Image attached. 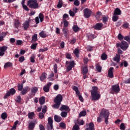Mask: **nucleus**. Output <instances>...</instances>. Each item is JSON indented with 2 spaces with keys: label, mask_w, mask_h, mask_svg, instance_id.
<instances>
[{
  "label": "nucleus",
  "mask_w": 130,
  "mask_h": 130,
  "mask_svg": "<svg viewBox=\"0 0 130 130\" xmlns=\"http://www.w3.org/2000/svg\"><path fill=\"white\" fill-rule=\"evenodd\" d=\"M29 87L27 86L25 88H24L21 92V95H25L28 92V89Z\"/></svg>",
  "instance_id": "30"
},
{
  "label": "nucleus",
  "mask_w": 130,
  "mask_h": 130,
  "mask_svg": "<svg viewBox=\"0 0 130 130\" xmlns=\"http://www.w3.org/2000/svg\"><path fill=\"white\" fill-rule=\"evenodd\" d=\"M83 14L84 18L89 19L91 17V15H92V11L88 8H85L83 10Z\"/></svg>",
  "instance_id": "6"
},
{
  "label": "nucleus",
  "mask_w": 130,
  "mask_h": 130,
  "mask_svg": "<svg viewBox=\"0 0 130 130\" xmlns=\"http://www.w3.org/2000/svg\"><path fill=\"white\" fill-rule=\"evenodd\" d=\"M114 15H116V16L121 15V11L120 9H119L118 8H116L114 11Z\"/></svg>",
  "instance_id": "22"
},
{
  "label": "nucleus",
  "mask_w": 130,
  "mask_h": 130,
  "mask_svg": "<svg viewBox=\"0 0 130 130\" xmlns=\"http://www.w3.org/2000/svg\"><path fill=\"white\" fill-rule=\"evenodd\" d=\"M54 118L55 121H56V122H60V121H61V119H62L61 118V117L58 116L57 115H55L54 117Z\"/></svg>",
  "instance_id": "27"
},
{
  "label": "nucleus",
  "mask_w": 130,
  "mask_h": 130,
  "mask_svg": "<svg viewBox=\"0 0 130 130\" xmlns=\"http://www.w3.org/2000/svg\"><path fill=\"white\" fill-rule=\"evenodd\" d=\"M74 5L76 7H79V6H80V2H79V0H75L74 2Z\"/></svg>",
  "instance_id": "56"
},
{
  "label": "nucleus",
  "mask_w": 130,
  "mask_h": 130,
  "mask_svg": "<svg viewBox=\"0 0 130 130\" xmlns=\"http://www.w3.org/2000/svg\"><path fill=\"white\" fill-rule=\"evenodd\" d=\"M53 89L55 90V91H57V90L59 89V86L58 84H55L53 86Z\"/></svg>",
  "instance_id": "61"
},
{
  "label": "nucleus",
  "mask_w": 130,
  "mask_h": 130,
  "mask_svg": "<svg viewBox=\"0 0 130 130\" xmlns=\"http://www.w3.org/2000/svg\"><path fill=\"white\" fill-rule=\"evenodd\" d=\"M8 49V47L3 46L0 47V56H4L5 55V52Z\"/></svg>",
  "instance_id": "13"
},
{
  "label": "nucleus",
  "mask_w": 130,
  "mask_h": 130,
  "mask_svg": "<svg viewBox=\"0 0 130 130\" xmlns=\"http://www.w3.org/2000/svg\"><path fill=\"white\" fill-rule=\"evenodd\" d=\"M47 111V107L46 105H45L43 106L42 109V112L45 114L46 113V112Z\"/></svg>",
  "instance_id": "44"
},
{
  "label": "nucleus",
  "mask_w": 130,
  "mask_h": 130,
  "mask_svg": "<svg viewBox=\"0 0 130 130\" xmlns=\"http://www.w3.org/2000/svg\"><path fill=\"white\" fill-rule=\"evenodd\" d=\"M61 7H62V1L61 0H59L57 8H58V9H61Z\"/></svg>",
  "instance_id": "45"
},
{
  "label": "nucleus",
  "mask_w": 130,
  "mask_h": 130,
  "mask_svg": "<svg viewBox=\"0 0 130 130\" xmlns=\"http://www.w3.org/2000/svg\"><path fill=\"white\" fill-rule=\"evenodd\" d=\"M35 116V113L34 112H29L28 113V117L29 119H33Z\"/></svg>",
  "instance_id": "31"
},
{
  "label": "nucleus",
  "mask_w": 130,
  "mask_h": 130,
  "mask_svg": "<svg viewBox=\"0 0 130 130\" xmlns=\"http://www.w3.org/2000/svg\"><path fill=\"white\" fill-rule=\"evenodd\" d=\"M40 105H43L45 103V97L42 96L39 99Z\"/></svg>",
  "instance_id": "28"
},
{
  "label": "nucleus",
  "mask_w": 130,
  "mask_h": 130,
  "mask_svg": "<svg viewBox=\"0 0 130 130\" xmlns=\"http://www.w3.org/2000/svg\"><path fill=\"white\" fill-rule=\"evenodd\" d=\"M86 114H87V112H86V111H82L79 113V117H82V116H86Z\"/></svg>",
  "instance_id": "42"
},
{
  "label": "nucleus",
  "mask_w": 130,
  "mask_h": 130,
  "mask_svg": "<svg viewBox=\"0 0 130 130\" xmlns=\"http://www.w3.org/2000/svg\"><path fill=\"white\" fill-rule=\"evenodd\" d=\"M74 53L75 54L76 57H79V54H80V50L78 48L75 49Z\"/></svg>",
  "instance_id": "39"
},
{
  "label": "nucleus",
  "mask_w": 130,
  "mask_h": 130,
  "mask_svg": "<svg viewBox=\"0 0 130 130\" xmlns=\"http://www.w3.org/2000/svg\"><path fill=\"white\" fill-rule=\"evenodd\" d=\"M27 5L30 9H38L39 7L37 3V0H29L27 2Z\"/></svg>",
  "instance_id": "3"
},
{
  "label": "nucleus",
  "mask_w": 130,
  "mask_h": 130,
  "mask_svg": "<svg viewBox=\"0 0 130 130\" xmlns=\"http://www.w3.org/2000/svg\"><path fill=\"white\" fill-rule=\"evenodd\" d=\"M72 29L73 31L75 32V33H77V32H79V31H80V27H79L78 25H74L73 26Z\"/></svg>",
  "instance_id": "34"
},
{
  "label": "nucleus",
  "mask_w": 130,
  "mask_h": 130,
  "mask_svg": "<svg viewBox=\"0 0 130 130\" xmlns=\"http://www.w3.org/2000/svg\"><path fill=\"white\" fill-rule=\"evenodd\" d=\"M24 60H25V57H24V56H21L19 58V62H23Z\"/></svg>",
  "instance_id": "57"
},
{
  "label": "nucleus",
  "mask_w": 130,
  "mask_h": 130,
  "mask_svg": "<svg viewBox=\"0 0 130 130\" xmlns=\"http://www.w3.org/2000/svg\"><path fill=\"white\" fill-rule=\"evenodd\" d=\"M59 125L60 127H62V128H63L64 129L66 128V123L61 122L60 123Z\"/></svg>",
  "instance_id": "60"
},
{
  "label": "nucleus",
  "mask_w": 130,
  "mask_h": 130,
  "mask_svg": "<svg viewBox=\"0 0 130 130\" xmlns=\"http://www.w3.org/2000/svg\"><path fill=\"white\" fill-rule=\"evenodd\" d=\"M23 28L24 30H27L29 28V26H30V21H26L23 24Z\"/></svg>",
  "instance_id": "19"
},
{
  "label": "nucleus",
  "mask_w": 130,
  "mask_h": 130,
  "mask_svg": "<svg viewBox=\"0 0 130 130\" xmlns=\"http://www.w3.org/2000/svg\"><path fill=\"white\" fill-rule=\"evenodd\" d=\"M100 117L105 118V122L106 124H108V119H109V111L108 110L103 109L101 110L100 114Z\"/></svg>",
  "instance_id": "2"
},
{
  "label": "nucleus",
  "mask_w": 130,
  "mask_h": 130,
  "mask_svg": "<svg viewBox=\"0 0 130 130\" xmlns=\"http://www.w3.org/2000/svg\"><path fill=\"white\" fill-rule=\"evenodd\" d=\"M48 124L50 125H53L52 123H53V121L52 120V118L51 117H49L48 119Z\"/></svg>",
  "instance_id": "46"
},
{
  "label": "nucleus",
  "mask_w": 130,
  "mask_h": 130,
  "mask_svg": "<svg viewBox=\"0 0 130 130\" xmlns=\"http://www.w3.org/2000/svg\"><path fill=\"white\" fill-rule=\"evenodd\" d=\"M129 26V24L126 22H124V24H123L122 25V27H123V28H125V29L128 28Z\"/></svg>",
  "instance_id": "52"
},
{
  "label": "nucleus",
  "mask_w": 130,
  "mask_h": 130,
  "mask_svg": "<svg viewBox=\"0 0 130 130\" xmlns=\"http://www.w3.org/2000/svg\"><path fill=\"white\" fill-rule=\"evenodd\" d=\"M101 57L102 60H106V59H107L108 56L107 54H105V53H104L102 54Z\"/></svg>",
  "instance_id": "41"
},
{
  "label": "nucleus",
  "mask_w": 130,
  "mask_h": 130,
  "mask_svg": "<svg viewBox=\"0 0 130 130\" xmlns=\"http://www.w3.org/2000/svg\"><path fill=\"white\" fill-rule=\"evenodd\" d=\"M124 38V37H123V36H122V35H121V34H119L118 35V39L119 40H120L121 41V40H123Z\"/></svg>",
  "instance_id": "54"
},
{
  "label": "nucleus",
  "mask_w": 130,
  "mask_h": 130,
  "mask_svg": "<svg viewBox=\"0 0 130 130\" xmlns=\"http://www.w3.org/2000/svg\"><path fill=\"white\" fill-rule=\"evenodd\" d=\"M59 110H60V111H68V110H70V107L66 105H62Z\"/></svg>",
  "instance_id": "15"
},
{
  "label": "nucleus",
  "mask_w": 130,
  "mask_h": 130,
  "mask_svg": "<svg viewBox=\"0 0 130 130\" xmlns=\"http://www.w3.org/2000/svg\"><path fill=\"white\" fill-rule=\"evenodd\" d=\"M66 64H69L68 66L67 67V71L68 72H70L73 70V68L76 66V63H75V61H66Z\"/></svg>",
  "instance_id": "5"
},
{
  "label": "nucleus",
  "mask_w": 130,
  "mask_h": 130,
  "mask_svg": "<svg viewBox=\"0 0 130 130\" xmlns=\"http://www.w3.org/2000/svg\"><path fill=\"white\" fill-rule=\"evenodd\" d=\"M51 85H52V83L48 82L45 86L43 87V90L46 93L47 92H49V90L50 89V87H51Z\"/></svg>",
  "instance_id": "10"
},
{
  "label": "nucleus",
  "mask_w": 130,
  "mask_h": 130,
  "mask_svg": "<svg viewBox=\"0 0 130 130\" xmlns=\"http://www.w3.org/2000/svg\"><path fill=\"white\" fill-rule=\"evenodd\" d=\"M53 129V125H48L47 130H52Z\"/></svg>",
  "instance_id": "63"
},
{
  "label": "nucleus",
  "mask_w": 130,
  "mask_h": 130,
  "mask_svg": "<svg viewBox=\"0 0 130 130\" xmlns=\"http://www.w3.org/2000/svg\"><path fill=\"white\" fill-rule=\"evenodd\" d=\"M69 14L71 17H75V15H76V13L74 12V11L72 10L69 11Z\"/></svg>",
  "instance_id": "59"
},
{
  "label": "nucleus",
  "mask_w": 130,
  "mask_h": 130,
  "mask_svg": "<svg viewBox=\"0 0 130 130\" xmlns=\"http://www.w3.org/2000/svg\"><path fill=\"white\" fill-rule=\"evenodd\" d=\"M114 61H116L118 63L120 61V55L116 54V56L113 58Z\"/></svg>",
  "instance_id": "24"
},
{
  "label": "nucleus",
  "mask_w": 130,
  "mask_h": 130,
  "mask_svg": "<svg viewBox=\"0 0 130 130\" xmlns=\"http://www.w3.org/2000/svg\"><path fill=\"white\" fill-rule=\"evenodd\" d=\"M36 47H37V43H34L31 45L30 48L31 49L35 50V49H36Z\"/></svg>",
  "instance_id": "53"
},
{
  "label": "nucleus",
  "mask_w": 130,
  "mask_h": 130,
  "mask_svg": "<svg viewBox=\"0 0 130 130\" xmlns=\"http://www.w3.org/2000/svg\"><path fill=\"white\" fill-rule=\"evenodd\" d=\"M60 115H61V117H63V118L67 117V116H68V112H66V111H62L60 113Z\"/></svg>",
  "instance_id": "43"
},
{
  "label": "nucleus",
  "mask_w": 130,
  "mask_h": 130,
  "mask_svg": "<svg viewBox=\"0 0 130 130\" xmlns=\"http://www.w3.org/2000/svg\"><path fill=\"white\" fill-rule=\"evenodd\" d=\"M54 77V74L53 73H52L50 75H49V77L48 78L49 81H53V78Z\"/></svg>",
  "instance_id": "48"
},
{
  "label": "nucleus",
  "mask_w": 130,
  "mask_h": 130,
  "mask_svg": "<svg viewBox=\"0 0 130 130\" xmlns=\"http://www.w3.org/2000/svg\"><path fill=\"white\" fill-rule=\"evenodd\" d=\"M108 19H109L108 16H107L106 15H103L102 19H101V20H103V24H104L105 25H106V24H107V22L108 21Z\"/></svg>",
  "instance_id": "21"
},
{
  "label": "nucleus",
  "mask_w": 130,
  "mask_h": 130,
  "mask_svg": "<svg viewBox=\"0 0 130 130\" xmlns=\"http://www.w3.org/2000/svg\"><path fill=\"white\" fill-rule=\"evenodd\" d=\"M120 129L122 130H124L125 129V126L124 125V123H121L120 125Z\"/></svg>",
  "instance_id": "58"
},
{
  "label": "nucleus",
  "mask_w": 130,
  "mask_h": 130,
  "mask_svg": "<svg viewBox=\"0 0 130 130\" xmlns=\"http://www.w3.org/2000/svg\"><path fill=\"white\" fill-rule=\"evenodd\" d=\"M123 66H124V68L127 67V66H128V63L127 62V61L124 60L123 61V62H121L120 63V68H122Z\"/></svg>",
  "instance_id": "33"
},
{
  "label": "nucleus",
  "mask_w": 130,
  "mask_h": 130,
  "mask_svg": "<svg viewBox=\"0 0 130 130\" xmlns=\"http://www.w3.org/2000/svg\"><path fill=\"white\" fill-rule=\"evenodd\" d=\"M80 129V126L79 125L75 124V125L73 127V130H79Z\"/></svg>",
  "instance_id": "50"
},
{
  "label": "nucleus",
  "mask_w": 130,
  "mask_h": 130,
  "mask_svg": "<svg viewBox=\"0 0 130 130\" xmlns=\"http://www.w3.org/2000/svg\"><path fill=\"white\" fill-rule=\"evenodd\" d=\"M8 94L7 95L8 96H11V95H15L16 94V89L15 88H12L9 90V91L7 92Z\"/></svg>",
  "instance_id": "18"
},
{
  "label": "nucleus",
  "mask_w": 130,
  "mask_h": 130,
  "mask_svg": "<svg viewBox=\"0 0 130 130\" xmlns=\"http://www.w3.org/2000/svg\"><path fill=\"white\" fill-rule=\"evenodd\" d=\"M20 21H19V20L17 19H15L14 21L13 22V25L14 26V28H15L16 29H18L19 26H20Z\"/></svg>",
  "instance_id": "16"
},
{
  "label": "nucleus",
  "mask_w": 130,
  "mask_h": 130,
  "mask_svg": "<svg viewBox=\"0 0 130 130\" xmlns=\"http://www.w3.org/2000/svg\"><path fill=\"white\" fill-rule=\"evenodd\" d=\"M61 101H62V95L60 94L57 95L54 99V102H56L57 103H61Z\"/></svg>",
  "instance_id": "9"
},
{
  "label": "nucleus",
  "mask_w": 130,
  "mask_h": 130,
  "mask_svg": "<svg viewBox=\"0 0 130 130\" xmlns=\"http://www.w3.org/2000/svg\"><path fill=\"white\" fill-rule=\"evenodd\" d=\"M103 27V23H98L94 26H93L94 30H102V27Z\"/></svg>",
  "instance_id": "12"
},
{
  "label": "nucleus",
  "mask_w": 130,
  "mask_h": 130,
  "mask_svg": "<svg viewBox=\"0 0 130 130\" xmlns=\"http://www.w3.org/2000/svg\"><path fill=\"white\" fill-rule=\"evenodd\" d=\"M37 123V122L36 120H35L34 122H31L28 124V128L30 130H33L34 129V127H35V125Z\"/></svg>",
  "instance_id": "14"
},
{
  "label": "nucleus",
  "mask_w": 130,
  "mask_h": 130,
  "mask_svg": "<svg viewBox=\"0 0 130 130\" xmlns=\"http://www.w3.org/2000/svg\"><path fill=\"white\" fill-rule=\"evenodd\" d=\"M30 92L31 94H30V97H34L37 92H38V88L37 87H32L31 88Z\"/></svg>",
  "instance_id": "8"
},
{
  "label": "nucleus",
  "mask_w": 130,
  "mask_h": 130,
  "mask_svg": "<svg viewBox=\"0 0 130 130\" xmlns=\"http://www.w3.org/2000/svg\"><path fill=\"white\" fill-rule=\"evenodd\" d=\"M11 67H13V63L10 62H7L5 63L4 68V69H7V68H11Z\"/></svg>",
  "instance_id": "32"
},
{
  "label": "nucleus",
  "mask_w": 130,
  "mask_h": 130,
  "mask_svg": "<svg viewBox=\"0 0 130 130\" xmlns=\"http://www.w3.org/2000/svg\"><path fill=\"white\" fill-rule=\"evenodd\" d=\"M95 126V125L94 124V123L92 122H91L89 124V127H87L85 128V130H94V127Z\"/></svg>",
  "instance_id": "23"
},
{
  "label": "nucleus",
  "mask_w": 130,
  "mask_h": 130,
  "mask_svg": "<svg viewBox=\"0 0 130 130\" xmlns=\"http://www.w3.org/2000/svg\"><path fill=\"white\" fill-rule=\"evenodd\" d=\"M88 72V68L87 67H83L82 69V75H86Z\"/></svg>",
  "instance_id": "35"
},
{
  "label": "nucleus",
  "mask_w": 130,
  "mask_h": 130,
  "mask_svg": "<svg viewBox=\"0 0 130 130\" xmlns=\"http://www.w3.org/2000/svg\"><path fill=\"white\" fill-rule=\"evenodd\" d=\"M118 16L113 14L112 17V20L113 22H116L118 20Z\"/></svg>",
  "instance_id": "47"
},
{
  "label": "nucleus",
  "mask_w": 130,
  "mask_h": 130,
  "mask_svg": "<svg viewBox=\"0 0 130 130\" xmlns=\"http://www.w3.org/2000/svg\"><path fill=\"white\" fill-rule=\"evenodd\" d=\"M63 28H68L69 26V21H67L66 19H63Z\"/></svg>",
  "instance_id": "40"
},
{
  "label": "nucleus",
  "mask_w": 130,
  "mask_h": 130,
  "mask_svg": "<svg viewBox=\"0 0 130 130\" xmlns=\"http://www.w3.org/2000/svg\"><path fill=\"white\" fill-rule=\"evenodd\" d=\"M17 88L18 91H22L23 90V84L21 83V84H20L18 83Z\"/></svg>",
  "instance_id": "49"
},
{
  "label": "nucleus",
  "mask_w": 130,
  "mask_h": 130,
  "mask_svg": "<svg viewBox=\"0 0 130 130\" xmlns=\"http://www.w3.org/2000/svg\"><path fill=\"white\" fill-rule=\"evenodd\" d=\"M101 16H102V13L100 11H98L95 15L96 19L100 20V17H101Z\"/></svg>",
  "instance_id": "37"
},
{
  "label": "nucleus",
  "mask_w": 130,
  "mask_h": 130,
  "mask_svg": "<svg viewBox=\"0 0 130 130\" xmlns=\"http://www.w3.org/2000/svg\"><path fill=\"white\" fill-rule=\"evenodd\" d=\"M113 70H114V68H113V67H111L108 70V78H110L111 79L114 78V75H113Z\"/></svg>",
  "instance_id": "11"
},
{
  "label": "nucleus",
  "mask_w": 130,
  "mask_h": 130,
  "mask_svg": "<svg viewBox=\"0 0 130 130\" xmlns=\"http://www.w3.org/2000/svg\"><path fill=\"white\" fill-rule=\"evenodd\" d=\"M90 93L92 101H97V100L100 99L101 95L98 93V87H97V86H93L92 87V90H90Z\"/></svg>",
  "instance_id": "1"
},
{
  "label": "nucleus",
  "mask_w": 130,
  "mask_h": 130,
  "mask_svg": "<svg viewBox=\"0 0 130 130\" xmlns=\"http://www.w3.org/2000/svg\"><path fill=\"white\" fill-rule=\"evenodd\" d=\"M96 67V70L99 73H101V71H102V67L100 66V64L99 63H98L95 66Z\"/></svg>",
  "instance_id": "38"
},
{
  "label": "nucleus",
  "mask_w": 130,
  "mask_h": 130,
  "mask_svg": "<svg viewBox=\"0 0 130 130\" xmlns=\"http://www.w3.org/2000/svg\"><path fill=\"white\" fill-rule=\"evenodd\" d=\"M39 35L40 37L42 38H46L47 37V35H46V33L44 32V30H42L39 33Z\"/></svg>",
  "instance_id": "29"
},
{
  "label": "nucleus",
  "mask_w": 130,
  "mask_h": 130,
  "mask_svg": "<svg viewBox=\"0 0 130 130\" xmlns=\"http://www.w3.org/2000/svg\"><path fill=\"white\" fill-rule=\"evenodd\" d=\"M111 89L112 91L110 92V94H114V92L117 94L120 91V87H119L118 84L112 85Z\"/></svg>",
  "instance_id": "4"
},
{
  "label": "nucleus",
  "mask_w": 130,
  "mask_h": 130,
  "mask_svg": "<svg viewBox=\"0 0 130 130\" xmlns=\"http://www.w3.org/2000/svg\"><path fill=\"white\" fill-rule=\"evenodd\" d=\"M62 31L63 32L64 36L67 38L69 35V28L63 27V28L62 29Z\"/></svg>",
  "instance_id": "17"
},
{
  "label": "nucleus",
  "mask_w": 130,
  "mask_h": 130,
  "mask_svg": "<svg viewBox=\"0 0 130 130\" xmlns=\"http://www.w3.org/2000/svg\"><path fill=\"white\" fill-rule=\"evenodd\" d=\"M77 42V39L76 38H73L72 40H70V44L74 45V44Z\"/></svg>",
  "instance_id": "62"
},
{
  "label": "nucleus",
  "mask_w": 130,
  "mask_h": 130,
  "mask_svg": "<svg viewBox=\"0 0 130 130\" xmlns=\"http://www.w3.org/2000/svg\"><path fill=\"white\" fill-rule=\"evenodd\" d=\"M38 17H39V19H40V20L41 23H42V22H43V21L44 20V15H43V13H40L39 14Z\"/></svg>",
  "instance_id": "36"
},
{
  "label": "nucleus",
  "mask_w": 130,
  "mask_h": 130,
  "mask_svg": "<svg viewBox=\"0 0 130 130\" xmlns=\"http://www.w3.org/2000/svg\"><path fill=\"white\" fill-rule=\"evenodd\" d=\"M2 119H6L8 117V115L6 113H3L1 115Z\"/></svg>",
  "instance_id": "51"
},
{
  "label": "nucleus",
  "mask_w": 130,
  "mask_h": 130,
  "mask_svg": "<svg viewBox=\"0 0 130 130\" xmlns=\"http://www.w3.org/2000/svg\"><path fill=\"white\" fill-rule=\"evenodd\" d=\"M39 117L40 119H43V118L44 117V113L42 112H40L39 113Z\"/></svg>",
  "instance_id": "55"
},
{
  "label": "nucleus",
  "mask_w": 130,
  "mask_h": 130,
  "mask_svg": "<svg viewBox=\"0 0 130 130\" xmlns=\"http://www.w3.org/2000/svg\"><path fill=\"white\" fill-rule=\"evenodd\" d=\"M121 49L123 50V51H125L127 48H128V44L127 42L124 41H122L121 42Z\"/></svg>",
  "instance_id": "7"
},
{
  "label": "nucleus",
  "mask_w": 130,
  "mask_h": 130,
  "mask_svg": "<svg viewBox=\"0 0 130 130\" xmlns=\"http://www.w3.org/2000/svg\"><path fill=\"white\" fill-rule=\"evenodd\" d=\"M47 77V74L45 73H42L41 76L40 77V80L41 82H43L44 80H46Z\"/></svg>",
  "instance_id": "20"
},
{
  "label": "nucleus",
  "mask_w": 130,
  "mask_h": 130,
  "mask_svg": "<svg viewBox=\"0 0 130 130\" xmlns=\"http://www.w3.org/2000/svg\"><path fill=\"white\" fill-rule=\"evenodd\" d=\"M55 104L52 106V108L54 109H58L61 103L54 102Z\"/></svg>",
  "instance_id": "26"
},
{
  "label": "nucleus",
  "mask_w": 130,
  "mask_h": 130,
  "mask_svg": "<svg viewBox=\"0 0 130 130\" xmlns=\"http://www.w3.org/2000/svg\"><path fill=\"white\" fill-rule=\"evenodd\" d=\"M124 39L126 41H127V42H129V43H130V38L128 36H125L124 38Z\"/></svg>",
  "instance_id": "64"
},
{
  "label": "nucleus",
  "mask_w": 130,
  "mask_h": 130,
  "mask_svg": "<svg viewBox=\"0 0 130 130\" xmlns=\"http://www.w3.org/2000/svg\"><path fill=\"white\" fill-rule=\"evenodd\" d=\"M38 40V35L37 34H35L34 35H33L31 37V42L33 43V42H36Z\"/></svg>",
  "instance_id": "25"
}]
</instances>
